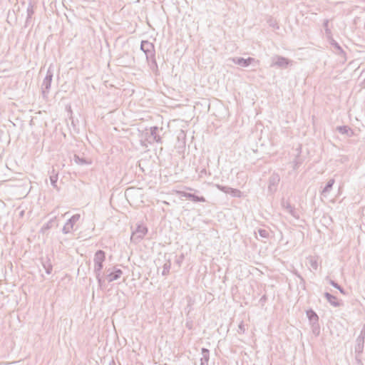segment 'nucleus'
I'll return each instance as SVG.
<instances>
[{
	"instance_id": "nucleus-1",
	"label": "nucleus",
	"mask_w": 365,
	"mask_h": 365,
	"mask_svg": "<svg viewBox=\"0 0 365 365\" xmlns=\"http://www.w3.org/2000/svg\"><path fill=\"white\" fill-rule=\"evenodd\" d=\"M96 257L103 260L104 259V257H105V255H104V253L102 251H98L96 253Z\"/></svg>"
}]
</instances>
